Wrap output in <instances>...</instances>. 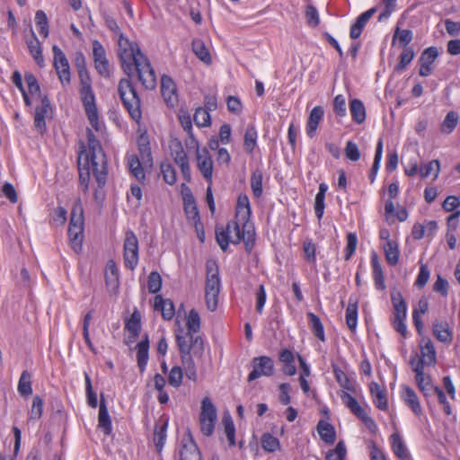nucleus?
<instances>
[{
  "label": "nucleus",
  "mask_w": 460,
  "mask_h": 460,
  "mask_svg": "<svg viewBox=\"0 0 460 460\" xmlns=\"http://www.w3.org/2000/svg\"><path fill=\"white\" fill-rule=\"evenodd\" d=\"M261 444L262 448L269 453L276 452L280 447L279 440L270 433L262 434Z\"/></svg>",
  "instance_id": "47"
},
{
  "label": "nucleus",
  "mask_w": 460,
  "mask_h": 460,
  "mask_svg": "<svg viewBox=\"0 0 460 460\" xmlns=\"http://www.w3.org/2000/svg\"><path fill=\"white\" fill-rule=\"evenodd\" d=\"M433 334L441 342L449 343L453 338V332L446 322H435L433 323Z\"/></svg>",
  "instance_id": "31"
},
{
  "label": "nucleus",
  "mask_w": 460,
  "mask_h": 460,
  "mask_svg": "<svg viewBox=\"0 0 460 460\" xmlns=\"http://www.w3.org/2000/svg\"><path fill=\"white\" fill-rule=\"evenodd\" d=\"M222 422L224 424L225 432L229 441V445L234 447L235 445V428L231 416H224Z\"/></svg>",
  "instance_id": "56"
},
{
  "label": "nucleus",
  "mask_w": 460,
  "mask_h": 460,
  "mask_svg": "<svg viewBox=\"0 0 460 460\" xmlns=\"http://www.w3.org/2000/svg\"><path fill=\"white\" fill-rule=\"evenodd\" d=\"M27 46L31 55L33 57L34 60L38 64L39 66L43 67L45 65L44 58L42 55V48L41 44L39 41L36 34L31 30V39L27 40Z\"/></svg>",
  "instance_id": "30"
},
{
  "label": "nucleus",
  "mask_w": 460,
  "mask_h": 460,
  "mask_svg": "<svg viewBox=\"0 0 460 460\" xmlns=\"http://www.w3.org/2000/svg\"><path fill=\"white\" fill-rule=\"evenodd\" d=\"M421 365L422 362L420 361L415 370L412 371L415 373V381L419 390L424 397H429L436 394V389L439 387L433 385L430 376L425 375L424 370L421 371Z\"/></svg>",
  "instance_id": "18"
},
{
  "label": "nucleus",
  "mask_w": 460,
  "mask_h": 460,
  "mask_svg": "<svg viewBox=\"0 0 460 460\" xmlns=\"http://www.w3.org/2000/svg\"><path fill=\"white\" fill-rule=\"evenodd\" d=\"M93 57L98 74L102 77L109 78L111 76L110 64L106 58V51L98 40L93 41Z\"/></svg>",
  "instance_id": "16"
},
{
  "label": "nucleus",
  "mask_w": 460,
  "mask_h": 460,
  "mask_svg": "<svg viewBox=\"0 0 460 460\" xmlns=\"http://www.w3.org/2000/svg\"><path fill=\"white\" fill-rule=\"evenodd\" d=\"M341 398L345 406L365 424L371 433L375 434L377 430L375 420L359 405L357 399L346 392L342 393Z\"/></svg>",
  "instance_id": "10"
},
{
  "label": "nucleus",
  "mask_w": 460,
  "mask_h": 460,
  "mask_svg": "<svg viewBox=\"0 0 460 460\" xmlns=\"http://www.w3.org/2000/svg\"><path fill=\"white\" fill-rule=\"evenodd\" d=\"M324 111L322 106H315L310 111L307 122H306V134L309 137H314L316 134V130L319 123L323 119Z\"/></svg>",
  "instance_id": "24"
},
{
  "label": "nucleus",
  "mask_w": 460,
  "mask_h": 460,
  "mask_svg": "<svg viewBox=\"0 0 460 460\" xmlns=\"http://www.w3.org/2000/svg\"><path fill=\"white\" fill-rule=\"evenodd\" d=\"M53 118V108L47 95L41 96L40 105L35 108L34 128L43 135L47 131L46 119Z\"/></svg>",
  "instance_id": "13"
},
{
  "label": "nucleus",
  "mask_w": 460,
  "mask_h": 460,
  "mask_svg": "<svg viewBox=\"0 0 460 460\" xmlns=\"http://www.w3.org/2000/svg\"><path fill=\"white\" fill-rule=\"evenodd\" d=\"M80 79V96L91 126L96 130L101 129L95 96L92 89V79L87 71L78 72Z\"/></svg>",
  "instance_id": "4"
},
{
  "label": "nucleus",
  "mask_w": 460,
  "mask_h": 460,
  "mask_svg": "<svg viewBox=\"0 0 460 460\" xmlns=\"http://www.w3.org/2000/svg\"><path fill=\"white\" fill-rule=\"evenodd\" d=\"M182 369L181 367H173L168 376V383L173 387H179L182 382Z\"/></svg>",
  "instance_id": "64"
},
{
  "label": "nucleus",
  "mask_w": 460,
  "mask_h": 460,
  "mask_svg": "<svg viewBox=\"0 0 460 460\" xmlns=\"http://www.w3.org/2000/svg\"><path fill=\"white\" fill-rule=\"evenodd\" d=\"M308 324L315 335L321 341H325L324 329L321 319L312 312L307 313Z\"/></svg>",
  "instance_id": "39"
},
{
  "label": "nucleus",
  "mask_w": 460,
  "mask_h": 460,
  "mask_svg": "<svg viewBox=\"0 0 460 460\" xmlns=\"http://www.w3.org/2000/svg\"><path fill=\"white\" fill-rule=\"evenodd\" d=\"M199 420H217V409L208 397H205L201 402Z\"/></svg>",
  "instance_id": "42"
},
{
  "label": "nucleus",
  "mask_w": 460,
  "mask_h": 460,
  "mask_svg": "<svg viewBox=\"0 0 460 460\" xmlns=\"http://www.w3.org/2000/svg\"><path fill=\"white\" fill-rule=\"evenodd\" d=\"M191 46L193 53L199 60L207 65L212 62L210 53L203 40L199 39H194L192 40Z\"/></svg>",
  "instance_id": "37"
},
{
  "label": "nucleus",
  "mask_w": 460,
  "mask_h": 460,
  "mask_svg": "<svg viewBox=\"0 0 460 460\" xmlns=\"http://www.w3.org/2000/svg\"><path fill=\"white\" fill-rule=\"evenodd\" d=\"M257 130L253 125H249L246 128L244 137H243V147L244 150L252 154L257 144Z\"/></svg>",
  "instance_id": "41"
},
{
  "label": "nucleus",
  "mask_w": 460,
  "mask_h": 460,
  "mask_svg": "<svg viewBox=\"0 0 460 460\" xmlns=\"http://www.w3.org/2000/svg\"><path fill=\"white\" fill-rule=\"evenodd\" d=\"M137 362L139 368V372L142 374L145 372L147 362H148V350H149V339L146 333L143 339L137 345Z\"/></svg>",
  "instance_id": "25"
},
{
  "label": "nucleus",
  "mask_w": 460,
  "mask_h": 460,
  "mask_svg": "<svg viewBox=\"0 0 460 460\" xmlns=\"http://www.w3.org/2000/svg\"><path fill=\"white\" fill-rule=\"evenodd\" d=\"M420 361L422 362L421 371L424 370L425 366L432 367L437 363V353L435 347L430 340H428L425 345L420 346V356L415 353L410 359V366L412 370H415Z\"/></svg>",
  "instance_id": "14"
},
{
  "label": "nucleus",
  "mask_w": 460,
  "mask_h": 460,
  "mask_svg": "<svg viewBox=\"0 0 460 460\" xmlns=\"http://www.w3.org/2000/svg\"><path fill=\"white\" fill-rule=\"evenodd\" d=\"M84 380L87 403L89 404V406L94 409L98 405L97 395L93 390L92 381L87 373H84Z\"/></svg>",
  "instance_id": "63"
},
{
  "label": "nucleus",
  "mask_w": 460,
  "mask_h": 460,
  "mask_svg": "<svg viewBox=\"0 0 460 460\" xmlns=\"http://www.w3.org/2000/svg\"><path fill=\"white\" fill-rule=\"evenodd\" d=\"M371 265L373 269V279L375 281L376 288L383 291L386 288V285L385 283L383 269L376 252H373L371 255Z\"/></svg>",
  "instance_id": "27"
},
{
  "label": "nucleus",
  "mask_w": 460,
  "mask_h": 460,
  "mask_svg": "<svg viewBox=\"0 0 460 460\" xmlns=\"http://www.w3.org/2000/svg\"><path fill=\"white\" fill-rule=\"evenodd\" d=\"M370 394L373 397V402L376 408L381 411H387L388 400L386 397L385 389L382 388L377 383L372 382L370 384Z\"/></svg>",
  "instance_id": "26"
},
{
  "label": "nucleus",
  "mask_w": 460,
  "mask_h": 460,
  "mask_svg": "<svg viewBox=\"0 0 460 460\" xmlns=\"http://www.w3.org/2000/svg\"><path fill=\"white\" fill-rule=\"evenodd\" d=\"M403 393L402 398L405 403L415 415L420 416L422 414V408L416 392L408 385H402Z\"/></svg>",
  "instance_id": "22"
},
{
  "label": "nucleus",
  "mask_w": 460,
  "mask_h": 460,
  "mask_svg": "<svg viewBox=\"0 0 460 460\" xmlns=\"http://www.w3.org/2000/svg\"><path fill=\"white\" fill-rule=\"evenodd\" d=\"M347 449L343 441H339L334 449L329 450L326 453V460H344L346 457Z\"/></svg>",
  "instance_id": "54"
},
{
  "label": "nucleus",
  "mask_w": 460,
  "mask_h": 460,
  "mask_svg": "<svg viewBox=\"0 0 460 460\" xmlns=\"http://www.w3.org/2000/svg\"><path fill=\"white\" fill-rule=\"evenodd\" d=\"M148 291L156 294L162 288V277L157 271L150 272L147 280Z\"/></svg>",
  "instance_id": "60"
},
{
  "label": "nucleus",
  "mask_w": 460,
  "mask_h": 460,
  "mask_svg": "<svg viewBox=\"0 0 460 460\" xmlns=\"http://www.w3.org/2000/svg\"><path fill=\"white\" fill-rule=\"evenodd\" d=\"M458 121V116L455 111H449L442 125H441V131L447 134H450L453 132V130L456 128Z\"/></svg>",
  "instance_id": "57"
},
{
  "label": "nucleus",
  "mask_w": 460,
  "mask_h": 460,
  "mask_svg": "<svg viewBox=\"0 0 460 460\" xmlns=\"http://www.w3.org/2000/svg\"><path fill=\"white\" fill-rule=\"evenodd\" d=\"M332 372H333V375L335 376V379H336L337 383L342 388L354 393L355 392V386L352 384V382L350 381V379L348 377L346 373L343 370H341L339 367V366H337L336 364H332Z\"/></svg>",
  "instance_id": "40"
},
{
  "label": "nucleus",
  "mask_w": 460,
  "mask_h": 460,
  "mask_svg": "<svg viewBox=\"0 0 460 460\" xmlns=\"http://www.w3.org/2000/svg\"><path fill=\"white\" fill-rule=\"evenodd\" d=\"M193 120L198 127H208L210 125V114L204 108H198L193 116Z\"/></svg>",
  "instance_id": "58"
},
{
  "label": "nucleus",
  "mask_w": 460,
  "mask_h": 460,
  "mask_svg": "<svg viewBox=\"0 0 460 460\" xmlns=\"http://www.w3.org/2000/svg\"><path fill=\"white\" fill-rule=\"evenodd\" d=\"M391 300L394 306V317H406L407 305L400 291L391 293Z\"/></svg>",
  "instance_id": "32"
},
{
  "label": "nucleus",
  "mask_w": 460,
  "mask_h": 460,
  "mask_svg": "<svg viewBox=\"0 0 460 460\" xmlns=\"http://www.w3.org/2000/svg\"><path fill=\"white\" fill-rule=\"evenodd\" d=\"M440 172V163L438 160H432L427 164H420V174L421 178H427L431 173L434 175V179L438 177Z\"/></svg>",
  "instance_id": "48"
},
{
  "label": "nucleus",
  "mask_w": 460,
  "mask_h": 460,
  "mask_svg": "<svg viewBox=\"0 0 460 460\" xmlns=\"http://www.w3.org/2000/svg\"><path fill=\"white\" fill-rule=\"evenodd\" d=\"M187 332L182 329L176 332L175 339L181 355L186 376L197 381V367L193 356L200 358L204 354V341L199 335H194L200 330V317L195 309L189 312L187 317Z\"/></svg>",
  "instance_id": "1"
},
{
  "label": "nucleus",
  "mask_w": 460,
  "mask_h": 460,
  "mask_svg": "<svg viewBox=\"0 0 460 460\" xmlns=\"http://www.w3.org/2000/svg\"><path fill=\"white\" fill-rule=\"evenodd\" d=\"M171 155L173 158V161L178 165H181L185 163H188L187 155L183 149L181 143L178 140L172 141L170 145Z\"/></svg>",
  "instance_id": "45"
},
{
  "label": "nucleus",
  "mask_w": 460,
  "mask_h": 460,
  "mask_svg": "<svg viewBox=\"0 0 460 460\" xmlns=\"http://www.w3.org/2000/svg\"><path fill=\"white\" fill-rule=\"evenodd\" d=\"M87 145L89 148L88 154L85 155L84 160L86 164H91L93 167V176L98 183L99 188H102L106 183L107 178V163L105 155L92 129H86Z\"/></svg>",
  "instance_id": "3"
},
{
  "label": "nucleus",
  "mask_w": 460,
  "mask_h": 460,
  "mask_svg": "<svg viewBox=\"0 0 460 460\" xmlns=\"http://www.w3.org/2000/svg\"><path fill=\"white\" fill-rule=\"evenodd\" d=\"M305 17L309 27L315 28L320 23L318 11L313 4H307L305 6Z\"/></svg>",
  "instance_id": "55"
},
{
  "label": "nucleus",
  "mask_w": 460,
  "mask_h": 460,
  "mask_svg": "<svg viewBox=\"0 0 460 460\" xmlns=\"http://www.w3.org/2000/svg\"><path fill=\"white\" fill-rule=\"evenodd\" d=\"M377 12V6H374L367 11L361 13L355 21V22L351 25L349 31V37L352 40H357L360 37L365 26L369 22V20L373 17V15Z\"/></svg>",
  "instance_id": "20"
},
{
  "label": "nucleus",
  "mask_w": 460,
  "mask_h": 460,
  "mask_svg": "<svg viewBox=\"0 0 460 460\" xmlns=\"http://www.w3.org/2000/svg\"><path fill=\"white\" fill-rule=\"evenodd\" d=\"M135 68L137 78L146 90H153L156 86V75L149 59L143 54L132 63V70Z\"/></svg>",
  "instance_id": "9"
},
{
  "label": "nucleus",
  "mask_w": 460,
  "mask_h": 460,
  "mask_svg": "<svg viewBox=\"0 0 460 460\" xmlns=\"http://www.w3.org/2000/svg\"><path fill=\"white\" fill-rule=\"evenodd\" d=\"M438 57V50L436 47L427 48L420 55L419 58L420 64H426L432 66L434 61Z\"/></svg>",
  "instance_id": "62"
},
{
  "label": "nucleus",
  "mask_w": 460,
  "mask_h": 460,
  "mask_svg": "<svg viewBox=\"0 0 460 460\" xmlns=\"http://www.w3.org/2000/svg\"><path fill=\"white\" fill-rule=\"evenodd\" d=\"M181 460H201V453L190 432L181 441Z\"/></svg>",
  "instance_id": "19"
},
{
  "label": "nucleus",
  "mask_w": 460,
  "mask_h": 460,
  "mask_svg": "<svg viewBox=\"0 0 460 460\" xmlns=\"http://www.w3.org/2000/svg\"><path fill=\"white\" fill-rule=\"evenodd\" d=\"M358 323V301L349 297L348 306L346 309V323L348 328L354 332L357 328Z\"/></svg>",
  "instance_id": "35"
},
{
  "label": "nucleus",
  "mask_w": 460,
  "mask_h": 460,
  "mask_svg": "<svg viewBox=\"0 0 460 460\" xmlns=\"http://www.w3.org/2000/svg\"><path fill=\"white\" fill-rule=\"evenodd\" d=\"M155 311H160L164 320H172L174 316V305L171 299H164L162 296H155L154 299Z\"/></svg>",
  "instance_id": "23"
},
{
  "label": "nucleus",
  "mask_w": 460,
  "mask_h": 460,
  "mask_svg": "<svg viewBox=\"0 0 460 460\" xmlns=\"http://www.w3.org/2000/svg\"><path fill=\"white\" fill-rule=\"evenodd\" d=\"M392 449L396 456L405 460L409 456L408 450L401 438L397 433L391 435Z\"/></svg>",
  "instance_id": "43"
},
{
  "label": "nucleus",
  "mask_w": 460,
  "mask_h": 460,
  "mask_svg": "<svg viewBox=\"0 0 460 460\" xmlns=\"http://www.w3.org/2000/svg\"><path fill=\"white\" fill-rule=\"evenodd\" d=\"M35 22L39 28L40 34L47 38L49 33V20L44 11L38 10L35 13Z\"/></svg>",
  "instance_id": "50"
},
{
  "label": "nucleus",
  "mask_w": 460,
  "mask_h": 460,
  "mask_svg": "<svg viewBox=\"0 0 460 460\" xmlns=\"http://www.w3.org/2000/svg\"><path fill=\"white\" fill-rule=\"evenodd\" d=\"M414 51L411 48H404L400 55V61L395 66L396 71H402L414 58Z\"/></svg>",
  "instance_id": "61"
},
{
  "label": "nucleus",
  "mask_w": 460,
  "mask_h": 460,
  "mask_svg": "<svg viewBox=\"0 0 460 460\" xmlns=\"http://www.w3.org/2000/svg\"><path fill=\"white\" fill-rule=\"evenodd\" d=\"M53 52V66L57 72L58 79L63 86H66L71 82V71L68 59L62 49L54 45L52 47Z\"/></svg>",
  "instance_id": "11"
},
{
  "label": "nucleus",
  "mask_w": 460,
  "mask_h": 460,
  "mask_svg": "<svg viewBox=\"0 0 460 460\" xmlns=\"http://www.w3.org/2000/svg\"><path fill=\"white\" fill-rule=\"evenodd\" d=\"M67 232L72 249L76 253L79 252L82 249L84 232V210L80 201L72 208Z\"/></svg>",
  "instance_id": "7"
},
{
  "label": "nucleus",
  "mask_w": 460,
  "mask_h": 460,
  "mask_svg": "<svg viewBox=\"0 0 460 460\" xmlns=\"http://www.w3.org/2000/svg\"><path fill=\"white\" fill-rule=\"evenodd\" d=\"M316 429L323 442L328 445H332L335 442L336 431L331 423L321 420L317 423Z\"/></svg>",
  "instance_id": "29"
},
{
  "label": "nucleus",
  "mask_w": 460,
  "mask_h": 460,
  "mask_svg": "<svg viewBox=\"0 0 460 460\" xmlns=\"http://www.w3.org/2000/svg\"><path fill=\"white\" fill-rule=\"evenodd\" d=\"M82 155L83 152L78 156L79 181L80 185L83 187V190L86 192L90 182V171H93V167L91 164H87L86 163L84 164V167H82Z\"/></svg>",
  "instance_id": "44"
},
{
  "label": "nucleus",
  "mask_w": 460,
  "mask_h": 460,
  "mask_svg": "<svg viewBox=\"0 0 460 460\" xmlns=\"http://www.w3.org/2000/svg\"><path fill=\"white\" fill-rule=\"evenodd\" d=\"M17 389L22 396H29L32 394L31 375L29 371L23 370L22 372Z\"/></svg>",
  "instance_id": "46"
},
{
  "label": "nucleus",
  "mask_w": 460,
  "mask_h": 460,
  "mask_svg": "<svg viewBox=\"0 0 460 460\" xmlns=\"http://www.w3.org/2000/svg\"><path fill=\"white\" fill-rule=\"evenodd\" d=\"M125 328L130 333V341H134L139 336L141 331V315L138 311L136 310L133 312L130 318L126 322Z\"/></svg>",
  "instance_id": "33"
},
{
  "label": "nucleus",
  "mask_w": 460,
  "mask_h": 460,
  "mask_svg": "<svg viewBox=\"0 0 460 460\" xmlns=\"http://www.w3.org/2000/svg\"><path fill=\"white\" fill-rule=\"evenodd\" d=\"M197 164L204 179L208 184H212L213 160L208 148L204 147L202 150H199V147L197 148Z\"/></svg>",
  "instance_id": "17"
},
{
  "label": "nucleus",
  "mask_w": 460,
  "mask_h": 460,
  "mask_svg": "<svg viewBox=\"0 0 460 460\" xmlns=\"http://www.w3.org/2000/svg\"><path fill=\"white\" fill-rule=\"evenodd\" d=\"M161 172L164 181L170 185H172L176 181V171L170 163L161 164Z\"/></svg>",
  "instance_id": "59"
},
{
  "label": "nucleus",
  "mask_w": 460,
  "mask_h": 460,
  "mask_svg": "<svg viewBox=\"0 0 460 460\" xmlns=\"http://www.w3.org/2000/svg\"><path fill=\"white\" fill-rule=\"evenodd\" d=\"M124 263L128 270H135L138 263V240L133 231L126 233L124 241Z\"/></svg>",
  "instance_id": "12"
},
{
  "label": "nucleus",
  "mask_w": 460,
  "mask_h": 460,
  "mask_svg": "<svg viewBox=\"0 0 460 460\" xmlns=\"http://www.w3.org/2000/svg\"><path fill=\"white\" fill-rule=\"evenodd\" d=\"M237 215L240 213L243 214V219L244 222H249V217L251 216V208L250 201L246 195H240L237 199Z\"/></svg>",
  "instance_id": "53"
},
{
  "label": "nucleus",
  "mask_w": 460,
  "mask_h": 460,
  "mask_svg": "<svg viewBox=\"0 0 460 460\" xmlns=\"http://www.w3.org/2000/svg\"><path fill=\"white\" fill-rule=\"evenodd\" d=\"M383 248L387 262L391 266H395L399 261L400 256L398 243L396 241H387Z\"/></svg>",
  "instance_id": "36"
},
{
  "label": "nucleus",
  "mask_w": 460,
  "mask_h": 460,
  "mask_svg": "<svg viewBox=\"0 0 460 460\" xmlns=\"http://www.w3.org/2000/svg\"><path fill=\"white\" fill-rule=\"evenodd\" d=\"M349 111L356 123L361 124L366 120V108L359 99H353L349 102Z\"/></svg>",
  "instance_id": "34"
},
{
  "label": "nucleus",
  "mask_w": 460,
  "mask_h": 460,
  "mask_svg": "<svg viewBox=\"0 0 460 460\" xmlns=\"http://www.w3.org/2000/svg\"><path fill=\"white\" fill-rule=\"evenodd\" d=\"M252 370L248 375V382H252L261 376H271L274 375V362L270 357L261 356L252 358Z\"/></svg>",
  "instance_id": "15"
},
{
  "label": "nucleus",
  "mask_w": 460,
  "mask_h": 460,
  "mask_svg": "<svg viewBox=\"0 0 460 460\" xmlns=\"http://www.w3.org/2000/svg\"><path fill=\"white\" fill-rule=\"evenodd\" d=\"M262 179L263 174L260 170H255L251 177V188L253 195L256 198H260L262 194Z\"/></svg>",
  "instance_id": "52"
},
{
  "label": "nucleus",
  "mask_w": 460,
  "mask_h": 460,
  "mask_svg": "<svg viewBox=\"0 0 460 460\" xmlns=\"http://www.w3.org/2000/svg\"><path fill=\"white\" fill-rule=\"evenodd\" d=\"M220 288L218 265L215 261H208L206 263L205 299L207 308L211 312L217 308Z\"/></svg>",
  "instance_id": "6"
},
{
  "label": "nucleus",
  "mask_w": 460,
  "mask_h": 460,
  "mask_svg": "<svg viewBox=\"0 0 460 460\" xmlns=\"http://www.w3.org/2000/svg\"><path fill=\"white\" fill-rule=\"evenodd\" d=\"M166 429H167V423L164 422L162 425H155V430H154V443L156 447L157 452H161L165 439H166Z\"/></svg>",
  "instance_id": "49"
},
{
  "label": "nucleus",
  "mask_w": 460,
  "mask_h": 460,
  "mask_svg": "<svg viewBox=\"0 0 460 460\" xmlns=\"http://www.w3.org/2000/svg\"><path fill=\"white\" fill-rule=\"evenodd\" d=\"M98 422L99 427L102 429L105 435H110L111 433V420L102 394H101Z\"/></svg>",
  "instance_id": "28"
},
{
  "label": "nucleus",
  "mask_w": 460,
  "mask_h": 460,
  "mask_svg": "<svg viewBox=\"0 0 460 460\" xmlns=\"http://www.w3.org/2000/svg\"><path fill=\"white\" fill-rule=\"evenodd\" d=\"M118 46L121 67L124 73L131 77L132 63L138 58V56H142L143 53L136 42L129 41L128 39L125 38L123 35L119 36Z\"/></svg>",
  "instance_id": "8"
},
{
  "label": "nucleus",
  "mask_w": 460,
  "mask_h": 460,
  "mask_svg": "<svg viewBox=\"0 0 460 460\" xmlns=\"http://www.w3.org/2000/svg\"><path fill=\"white\" fill-rule=\"evenodd\" d=\"M122 78L119 82L118 93L130 117L137 122L142 118L141 102L130 79Z\"/></svg>",
  "instance_id": "5"
},
{
  "label": "nucleus",
  "mask_w": 460,
  "mask_h": 460,
  "mask_svg": "<svg viewBox=\"0 0 460 460\" xmlns=\"http://www.w3.org/2000/svg\"><path fill=\"white\" fill-rule=\"evenodd\" d=\"M119 272L113 260H110L106 264L105 282L108 287H119Z\"/></svg>",
  "instance_id": "38"
},
{
  "label": "nucleus",
  "mask_w": 460,
  "mask_h": 460,
  "mask_svg": "<svg viewBox=\"0 0 460 460\" xmlns=\"http://www.w3.org/2000/svg\"><path fill=\"white\" fill-rule=\"evenodd\" d=\"M161 93L168 105L173 106L177 102L174 82L166 75H164L161 78Z\"/></svg>",
  "instance_id": "21"
},
{
  "label": "nucleus",
  "mask_w": 460,
  "mask_h": 460,
  "mask_svg": "<svg viewBox=\"0 0 460 460\" xmlns=\"http://www.w3.org/2000/svg\"><path fill=\"white\" fill-rule=\"evenodd\" d=\"M382 154H383V140L379 139L377 144H376L374 163H373L370 173H369V180H370L371 182H373L375 181V179H376L377 171H378L379 166H380V163H381V159H382Z\"/></svg>",
  "instance_id": "51"
},
{
  "label": "nucleus",
  "mask_w": 460,
  "mask_h": 460,
  "mask_svg": "<svg viewBox=\"0 0 460 460\" xmlns=\"http://www.w3.org/2000/svg\"><path fill=\"white\" fill-rule=\"evenodd\" d=\"M215 234L217 243L223 252L227 251L229 243L239 244L243 241L246 252H250L255 243V231L250 222H243L241 229L236 220H230L226 226L217 225Z\"/></svg>",
  "instance_id": "2"
}]
</instances>
